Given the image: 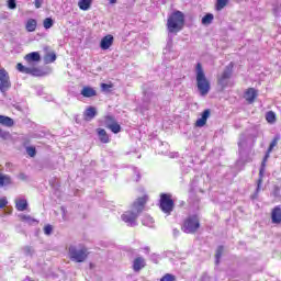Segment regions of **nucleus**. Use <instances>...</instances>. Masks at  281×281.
Here are the masks:
<instances>
[{"label": "nucleus", "instance_id": "obj_1", "mask_svg": "<svg viewBox=\"0 0 281 281\" xmlns=\"http://www.w3.org/2000/svg\"><path fill=\"white\" fill-rule=\"evenodd\" d=\"M195 80L200 95H207L212 87L210 85V80H207V77L205 76V70H203V66L201 65V63H198L195 66Z\"/></svg>", "mask_w": 281, "mask_h": 281}, {"label": "nucleus", "instance_id": "obj_2", "mask_svg": "<svg viewBox=\"0 0 281 281\" xmlns=\"http://www.w3.org/2000/svg\"><path fill=\"white\" fill-rule=\"evenodd\" d=\"M139 214H142V198H137L132 204V210L125 212L121 218L124 223L130 225V227H135Z\"/></svg>", "mask_w": 281, "mask_h": 281}, {"label": "nucleus", "instance_id": "obj_3", "mask_svg": "<svg viewBox=\"0 0 281 281\" xmlns=\"http://www.w3.org/2000/svg\"><path fill=\"white\" fill-rule=\"evenodd\" d=\"M186 25V15L181 11H175L167 20V27L170 34L181 32Z\"/></svg>", "mask_w": 281, "mask_h": 281}, {"label": "nucleus", "instance_id": "obj_4", "mask_svg": "<svg viewBox=\"0 0 281 281\" xmlns=\"http://www.w3.org/2000/svg\"><path fill=\"white\" fill-rule=\"evenodd\" d=\"M159 209L164 214L170 216L175 211V201L172 200V195L168 193H161L159 200Z\"/></svg>", "mask_w": 281, "mask_h": 281}, {"label": "nucleus", "instance_id": "obj_5", "mask_svg": "<svg viewBox=\"0 0 281 281\" xmlns=\"http://www.w3.org/2000/svg\"><path fill=\"white\" fill-rule=\"evenodd\" d=\"M68 254L72 262H85V260L89 258V251H87V248H78L76 246H70Z\"/></svg>", "mask_w": 281, "mask_h": 281}, {"label": "nucleus", "instance_id": "obj_6", "mask_svg": "<svg viewBox=\"0 0 281 281\" xmlns=\"http://www.w3.org/2000/svg\"><path fill=\"white\" fill-rule=\"evenodd\" d=\"M232 76H234V63L231 61L227 66H225L223 72L217 78V82L222 89H225L229 85V80H232Z\"/></svg>", "mask_w": 281, "mask_h": 281}, {"label": "nucleus", "instance_id": "obj_7", "mask_svg": "<svg viewBox=\"0 0 281 281\" xmlns=\"http://www.w3.org/2000/svg\"><path fill=\"white\" fill-rule=\"evenodd\" d=\"M200 227L201 224L199 223V217L196 215H191L184 221L182 231L184 234H194Z\"/></svg>", "mask_w": 281, "mask_h": 281}, {"label": "nucleus", "instance_id": "obj_8", "mask_svg": "<svg viewBox=\"0 0 281 281\" xmlns=\"http://www.w3.org/2000/svg\"><path fill=\"white\" fill-rule=\"evenodd\" d=\"M269 157H270V154L266 153V155L262 159V162H261V167L259 169V179L257 181V189H256L255 193L251 195L252 200L258 199V194L260 193V190L262 188V177H265V168L267 166V160L269 159Z\"/></svg>", "mask_w": 281, "mask_h": 281}, {"label": "nucleus", "instance_id": "obj_9", "mask_svg": "<svg viewBox=\"0 0 281 281\" xmlns=\"http://www.w3.org/2000/svg\"><path fill=\"white\" fill-rule=\"evenodd\" d=\"M11 88L12 82L10 81V75L8 74V70L4 68L0 69V93L5 95V92L10 91Z\"/></svg>", "mask_w": 281, "mask_h": 281}, {"label": "nucleus", "instance_id": "obj_10", "mask_svg": "<svg viewBox=\"0 0 281 281\" xmlns=\"http://www.w3.org/2000/svg\"><path fill=\"white\" fill-rule=\"evenodd\" d=\"M210 109H206L202 112L201 117L196 120L195 126L203 128L207 124V119L210 117Z\"/></svg>", "mask_w": 281, "mask_h": 281}, {"label": "nucleus", "instance_id": "obj_11", "mask_svg": "<svg viewBox=\"0 0 281 281\" xmlns=\"http://www.w3.org/2000/svg\"><path fill=\"white\" fill-rule=\"evenodd\" d=\"M98 115V110L95 106H89L85 112H83V120L86 122H91Z\"/></svg>", "mask_w": 281, "mask_h": 281}, {"label": "nucleus", "instance_id": "obj_12", "mask_svg": "<svg viewBox=\"0 0 281 281\" xmlns=\"http://www.w3.org/2000/svg\"><path fill=\"white\" fill-rule=\"evenodd\" d=\"M97 135H98L99 142H101V144H109V142H111V138L109 137V134L106 133V130H104V128H97Z\"/></svg>", "mask_w": 281, "mask_h": 281}, {"label": "nucleus", "instance_id": "obj_13", "mask_svg": "<svg viewBox=\"0 0 281 281\" xmlns=\"http://www.w3.org/2000/svg\"><path fill=\"white\" fill-rule=\"evenodd\" d=\"M258 97V92H256V89L254 88H249L245 94L244 98L245 100L249 103L252 104V102H255L256 98Z\"/></svg>", "mask_w": 281, "mask_h": 281}, {"label": "nucleus", "instance_id": "obj_14", "mask_svg": "<svg viewBox=\"0 0 281 281\" xmlns=\"http://www.w3.org/2000/svg\"><path fill=\"white\" fill-rule=\"evenodd\" d=\"M271 221L274 225H280L281 223V207L280 206H276L273 210H272V213H271Z\"/></svg>", "mask_w": 281, "mask_h": 281}, {"label": "nucleus", "instance_id": "obj_15", "mask_svg": "<svg viewBox=\"0 0 281 281\" xmlns=\"http://www.w3.org/2000/svg\"><path fill=\"white\" fill-rule=\"evenodd\" d=\"M111 45H113V35H105L100 42V47L103 50L109 49Z\"/></svg>", "mask_w": 281, "mask_h": 281}, {"label": "nucleus", "instance_id": "obj_16", "mask_svg": "<svg viewBox=\"0 0 281 281\" xmlns=\"http://www.w3.org/2000/svg\"><path fill=\"white\" fill-rule=\"evenodd\" d=\"M47 71L41 69V68H36V67H33V68H29V75L30 76H33L35 78H43L45 76H47Z\"/></svg>", "mask_w": 281, "mask_h": 281}, {"label": "nucleus", "instance_id": "obj_17", "mask_svg": "<svg viewBox=\"0 0 281 281\" xmlns=\"http://www.w3.org/2000/svg\"><path fill=\"white\" fill-rule=\"evenodd\" d=\"M24 60L26 63H41V54L38 52H32L25 55Z\"/></svg>", "mask_w": 281, "mask_h": 281}, {"label": "nucleus", "instance_id": "obj_18", "mask_svg": "<svg viewBox=\"0 0 281 281\" xmlns=\"http://www.w3.org/2000/svg\"><path fill=\"white\" fill-rule=\"evenodd\" d=\"M81 95H83V98H94V95H98V92L95 91V89L86 86L81 90Z\"/></svg>", "mask_w": 281, "mask_h": 281}, {"label": "nucleus", "instance_id": "obj_19", "mask_svg": "<svg viewBox=\"0 0 281 281\" xmlns=\"http://www.w3.org/2000/svg\"><path fill=\"white\" fill-rule=\"evenodd\" d=\"M0 125L7 126V128H12V126H14V120L10 116L0 115Z\"/></svg>", "mask_w": 281, "mask_h": 281}, {"label": "nucleus", "instance_id": "obj_20", "mask_svg": "<svg viewBox=\"0 0 281 281\" xmlns=\"http://www.w3.org/2000/svg\"><path fill=\"white\" fill-rule=\"evenodd\" d=\"M238 148H239V155L243 156V153H245V148H247V136L240 135L239 142H238Z\"/></svg>", "mask_w": 281, "mask_h": 281}, {"label": "nucleus", "instance_id": "obj_21", "mask_svg": "<svg viewBox=\"0 0 281 281\" xmlns=\"http://www.w3.org/2000/svg\"><path fill=\"white\" fill-rule=\"evenodd\" d=\"M15 207L18 212H25L27 210V200L25 199H20L15 201Z\"/></svg>", "mask_w": 281, "mask_h": 281}, {"label": "nucleus", "instance_id": "obj_22", "mask_svg": "<svg viewBox=\"0 0 281 281\" xmlns=\"http://www.w3.org/2000/svg\"><path fill=\"white\" fill-rule=\"evenodd\" d=\"M117 121L115 120V116H113V115H105L104 119H103V126H105V128H110Z\"/></svg>", "mask_w": 281, "mask_h": 281}, {"label": "nucleus", "instance_id": "obj_23", "mask_svg": "<svg viewBox=\"0 0 281 281\" xmlns=\"http://www.w3.org/2000/svg\"><path fill=\"white\" fill-rule=\"evenodd\" d=\"M12 184V178L8 175H1L0 173V187L3 188V186H11Z\"/></svg>", "mask_w": 281, "mask_h": 281}, {"label": "nucleus", "instance_id": "obj_24", "mask_svg": "<svg viewBox=\"0 0 281 281\" xmlns=\"http://www.w3.org/2000/svg\"><path fill=\"white\" fill-rule=\"evenodd\" d=\"M91 3H93V0H79L78 7L80 10L87 11L91 8Z\"/></svg>", "mask_w": 281, "mask_h": 281}, {"label": "nucleus", "instance_id": "obj_25", "mask_svg": "<svg viewBox=\"0 0 281 281\" xmlns=\"http://www.w3.org/2000/svg\"><path fill=\"white\" fill-rule=\"evenodd\" d=\"M36 25H37V22L35 19H29L25 27L29 32H36Z\"/></svg>", "mask_w": 281, "mask_h": 281}, {"label": "nucleus", "instance_id": "obj_26", "mask_svg": "<svg viewBox=\"0 0 281 281\" xmlns=\"http://www.w3.org/2000/svg\"><path fill=\"white\" fill-rule=\"evenodd\" d=\"M22 251H23L24 256H26L29 258H32L34 256V254H36V250L32 246L22 247Z\"/></svg>", "mask_w": 281, "mask_h": 281}, {"label": "nucleus", "instance_id": "obj_27", "mask_svg": "<svg viewBox=\"0 0 281 281\" xmlns=\"http://www.w3.org/2000/svg\"><path fill=\"white\" fill-rule=\"evenodd\" d=\"M214 21V14L212 13H206L202 18V25H211V23Z\"/></svg>", "mask_w": 281, "mask_h": 281}, {"label": "nucleus", "instance_id": "obj_28", "mask_svg": "<svg viewBox=\"0 0 281 281\" xmlns=\"http://www.w3.org/2000/svg\"><path fill=\"white\" fill-rule=\"evenodd\" d=\"M21 220L24 221V223H27L29 225H34V223H36V225H38V220H36L30 215H21Z\"/></svg>", "mask_w": 281, "mask_h": 281}, {"label": "nucleus", "instance_id": "obj_29", "mask_svg": "<svg viewBox=\"0 0 281 281\" xmlns=\"http://www.w3.org/2000/svg\"><path fill=\"white\" fill-rule=\"evenodd\" d=\"M266 120L268 122V124H276V112L273 111H269L266 113Z\"/></svg>", "mask_w": 281, "mask_h": 281}, {"label": "nucleus", "instance_id": "obj_30", "mask_svg": "<svg viewBox=\"0 0 281 281\" xmlns=\"http://www.w3.org/2000/svg\"><path fill=\"white\" fill-rule=\"evenodd\" d=\"M154 224H155V220H153L150 215H144L143 225H146L147 227H153Z\"/></svg>", "mask_w": 281, "mask_h": 281}, {"label": "nucleus", "instance_id": "obj_31", "mask_svg": "<svg viewBox=\"0 0 281 281\" xmlns=\"http://www.w3.org/2000/svg\"><path fill=\"white\" fill-rule=\"evenodd\" d=\"M224 247L223 246H218L216 249V254H215V263L218 265L221 262V258L223 256V251H224Z\"/></svg>", "mask_w": 281, "mask_h": 281}, {"label": "nucleus", "instance_id": "obj_32", "mask_svg": "<svg viewBox=\"0 0 281 281\" xmlns=\"http://www.w3.org/2000/svg\"><path fill=\"white\" fill-rule=\"evenodd\" d=\"M110 131H112V133H114V135H117V133L122 132V126L117 124V121L113 124L110 125V127H108Z\"/></svg>", "mask_w": 281, "mask_h": 281}, {"label": "nucleus", "instance_id": "obj_33", "mask_svg": "<svg viewBox=\"0 0 281 281\" xmlns=\"http://www.w3.org/2000/svg\"><path fill=\"white\" fill-rule=\"evenodd\" d=\"M43 26L45 27V30H50V27H54V19L46 18L43 22Z\"/></svg>", "mask_w": 281, "mask_h": 281}, {"label": "nucleus", "instance_id": "obj_34", "mask_svg": "<svg viewBox=\"0 0 281 281\" xmlns=\"http://www.w3.org/2000/svg\"><path fill=\"white\" fill-rule=\"evenodd\" d=\"M133 269H134V271H140L142 270V257H137L134 260Z\"/></svg>", "mask_w": 281, "mask_h": 281}, {"label": "nucleus", "instance_id": "obj_35", "mask_svg": "<svg viewBox=\"0 0 281 281\" xmlns=\"http://www.w3.org/2000/svg\"><path fill=\"white\" fill-rule=\"evenodd\" d=\"M113 89V83H101V91H103V93H111Z\"/></svg>", "mask_w": 281, "mask_h": 281}, {"label": "nucleus", "instance_id": "obj_36", "mask_svg": "<svg viewBox=\"0 0 281 281\" xmlns=\"http://www.w3.org/2000/svg\"><path fill=\"white\" fill-rule=\"evenodd\" d=\"M44 60L47 64L54 63L56 60V53H48V54H46V56L44 57Z\"/></svg>", "mask_w": 281, "mask_h": 281}, {"label": "nucleus", "instance_id": "obj_37", "mask_svg": "<svg viewBox=\"0 0 281 281\" xmlns=\"http://www.w3.org/2000/svg\"><path fill=\"white\" fill-rule=\"evenodd\" d=\"M153 98H155V94H153L151 91H145L144 92V102H145V104H148L150 102V100H153Z\"/></svg>", "mask_w": 281, "mask_h": 281}, {"label": "nucleus", "instance_id": "obj_38", "mask_svg": "<svg viewBox=\"0 0 281 281\" xmlns=\"http://www.w3.org/2000/svg\"><path fill=\"white\" fill-rule=\"evenodd\" d=\"M227 3H229V0H217L216 10L217 11L223 10V8H225V5H227Z\"/></svg>", "mask_w": 281, "mask_h": 281}, {"label": "nucleus", "instance_id": "obj_39", "mask_svg": "<svg viewBox=\"0 0 281 281\" xmlns=\"http://www.w3.org/2000/svg\"><path fill=\"white\" fill-rule=\"evenodd\" d=\"M16 69L18 71H20L21 74H30V67H25L23 66V64L19 63L16 65Z\"/></svg>", "mask_w": 281, "mask_h": 281}, {"label": "nucleus", "instance_id": "obj_40", "mask_svg": "<svg viewBox=\"0 0 281 281\" xmlns=\"http://www.w3.org/2000/svg\"><path fill=\"white\" fill-rule=\"evenodd\" d=\"M0 137L1 139H12V134L8 131H3L0 128Z\"/></svg>", "mask_w": 281, "mask_h": 281}, {"label": "nucleus", "instance_id": "obj_41", "mask_svg": "<svg viewBox=\"0 0 281 281\" xmlns=\"http://www.w3.org/2000/svg\"><path fill=\"white\" fill-rule=\"evenodd\" d=\"M160 281H177V277L175 274L166 273Z\"/></svg>", "mask_w": 281, "mask_h": 281}, {"label": "nucleus", "instance_id": "obj_42", "mask_svg": "<svg viewBox=\"0 0 281 281\" xmlns=\"http://www.w3.org/2000/svg\"><path fill=\"white\" fill-rule=\"evenodd\" d=\"M149 260L154 262V265H159V255L153 252L148 256Z\"/></svg>", "mask_w": 281, "mask_h": 281}, {"label": "nucleus", "instance_id": "obj_43", "mask_svg": "<svg viewBox=\"0 0 281 281\" xmlns=\"http://www.w3.org/2000/svg\"><path fill=\"white\" fill-rule=\"evenodd\" d=\"M52 232H54V226H52V224L44 226V234L46 236H52Z\"/></svg>", "mask_w": 281, "mask_h": 281}, {"label": "nucleus", "instance_id": "obj_44", "mask_svg": "<svg viewBox=\"0 0 281 281\" xmlns=\"http://www.w3.org/2000/svg\"><path fill=\"white\" fill-rule=\"evenodd\" d=\"M26 153L30 157H36V147H32V146L27 147Z\"/></svg>", "mask_w": 281, "mask_h": 281}, {"label": "nucleus", "instance_id": "obj_45", "mask_svg": "<svg viewBox=\"0 0 281 281\" xmlns=\"http://www.w3.org/2000/svg\"><path fill=\"white\" fill-rule=\"evenodd\" d=\"M9 10H16V0H8Z\"/></svg>", "mask_w": 281, "mask_h": 281}, {"label": "nucleus", "instance_id": "obj_46", "mask_svg": "<svg viewBox=\"0 0 281 281\" xmlns=\"http://www.w3.org/2000/svg\"><path fill=\"white\" fill-rule=\"evenodd\" d=\"M272 195H273L276 199H280V187H278V186L274 187L273 192H272Z\"/></svg>", "mask_w": 281, "mask_h": 281}, {"label": "nucleus", "instance_id": "obj_47", "mask_svg": "<svg viewBox=\"0 0 281 281\" xmlns=\"http://www.w3.org/2000/svg\"><path fill=\"white\" fill-rule=\"evenodd\" d=\"M8 205V199L7 198H1L0 199V210H3Z\"/></svg>", "mask_w": 281, "mask_h": 281}, {"label": "nucleus", "instance_id": "obj_48", "mask_svg": "<svg viewBox=\"0 0 281 281\" xmlns=\"http://www.w3.org/2000/svg\"><path fill=\"white\" fill-rule=\"evenodd\" d=\"M280 137L276 136L272 142L270 143L271 148H276V146H278V142H279Z\"/></svg>", "mask_w": 281, "mask_h": 281}, {"label": "nucleus", "instance_id": "obj_49", "mask_svg": "<svg viewBox=\"0 0 281 281\" xmlns=\"http://www.w3.org/2000/svg\"><path fill=\"white\" fill-rule=\"evenodd\" d=\"M143 254H145V256H150V247L146 246L143 248Z\"/></svg>", "mask_w": 281, "mask_h": 281}, {"label": "nucleus", "instance_id": "obj_50", "mask_svg": "<svg viewBox=\"0 0 281 281\" xmlns=\"http://www.w3.org/2000/svg\"><path fill=\"white\" fill-rule=\"evenodd\" d=\"M18 179H20L21 181H27V175L19 173Z\"/></svg>", "mask_w": 281, "mask_h": 281}, {"label": "nucleus", "instance_id": "obj_51", "mask_svg": "<svg viewBox=\"0 0 281 281\" xmlns=\"http://www.w3.org/2000/svg\"><path fill=\"white\" fill-rule=\"evenodd\" d=\"M148 202V195L147 194H144L142 196V207H144V204Z\"/></svg>", "mask_w": 281, "mask_h": 281}, {"label": "nucleus", "instance_id": "obj_52", "mask_svg": "<svg viewBox=\"0 0 281 281\" xmlns=\"http://www.w3.org/2000/svg\"><path fill=\"white\" fill-rule=\"evenodd\" d=\"M60 211L63 212V218H64V221H66L67 218H66V216H67V209L65 207V206H61L60 207Z\"/></svg>", "mask_w": 281, "mask_h": 281}, {"label": "nucleus", "instance_id": "obj_53", "mask_svg": "<svg viewBox=\"0 0 281 281\" xmlns=\"http://www.w3.org/2000/svg\"><path fill=\"white\" fill-rule=\"evenodd\" d=\"M35 8H41L43 5V0H35L34 1Z\"/></svg>", "mask_w": 281, "mask_h": 281}, {"label": "nucleus", "instance_id": "obj_54", "mask_svg": "<svg viewBox=\"0 0 281 281\" xmlns=\"http://www.w3.org/2000/svg\"><path fill=\"white\" fill-rule=\"evenodd\" d=\"M172 234H173L175 238H177V236H179L180 232H179V229L173 228Z\"/></svg>", "mask_w": 281, "mask_h": 281}, {"label": "nucleus", "instance_id": "obj_55", "mask_svg": "<svg viewBox=\"0 0 281 281\" xmlns=\"http://www.w3.org/2000/svg\"><path fill=\"white\" fill-rule=\"evenodd\" d=\"M272 150H273V147H271V145H269L267 153H268L269 155H271V151H272Z\"/></svg>", "mask_w": 281, "mask_h": 281}, {"label": "nucleus", "instance_id": "obj_56", "mask_svg": "<svg viewBox=\"0 0 281 281\" xmlns=\"http://www.w3.org/2000/svg\"><path fill=\"white\" fill-rule=\"evenodd\" d=\"M272 150H273V147H271V145H269L267 153H268L269 155H271V151H272Z\"/></svg>", "mask_w": 281, "mask_h": 281}, {"label": "nucleus", "instance_id": "obj_57", "mask_svg": "<svg viewBox=\"0 0 281 281\" xmlns=\"http://www.w3.org/2000/svg\"><path fill=\"white\" fill-rule=\"evenodd\" d=\"M144 267H146V260L142 259V269H144Z\"/></svg>", "mask_w": 281, "mask_h": 281}, {"label": "nucleus", "instance_id": "obj_58", "mask_svg": "<svg viewBox=\"0 0 281 281\" xmlns=\"http://www.w3.org/2000/svg\"><path fill=\"white\" fill-rule=\"evenodd\" d=\"M193 205H195V207H199V199H196L195 202H193Z\"/></svg>", "mask_w": 281, "mask_h": 281}, {"label": "nucleus", "instance_id": "obj_59", "mask_svg": "<svg viewBox=\"0 0 281 281\" xmlns=\"http://www.w3.org/2000/svg\"><path fill=\"white\" fill-rule=\"evenodd\" d=\"M192 186H196V178L193 179Z\"/></svg>", "mask_w": 281, "mask_h": 281}, {"label": "nucleus", "instance_id": "obj_60", "mask_svg": "<svg viewBox=\"0 0 281 281\" xmlns=\"http://www.w3.org/2000/svg\"><path fill=\"white\" fill-rule=\"evenodd\" d=\"M110 3H117V0H110Z\"/></svg>", "mask_w": 281, "mask_h": 281}, {"label": "nucleus", "instance_id": "obj_61", "mask_svg": "<svg viewBox=\"0 0 281 281\" xmlns=\"http://www.w3.org/2000/svg\"><path fill=\"white\" fill-rule=\"evenodd\" d=\"M136 181H139V173L136 175Z\"/></svg>", "mask_w": 281, "mask_h": 281}, {"label": "nucleus", "instance_id": "obj_62", "mask_svg": "<svg viewBox=\"0 0 281 281\" xmlns=\"http://www.w3.org/2000/svg\"><path fill=\"white\" fill-rule=\"evenodd\" d=\"M15 109H18V111H21V106H19V105H18V106H15Z\"/></svg>", "mask_w": 281, "mask_h": 281}, {"label": "nucleus", "instance_id": "obj_63", "mask_svg": "<svg viewBox=\"0 0 281 281\" xmlns=\"http://www.w3.org/2000/svg\"><path fill=\"white\" fill-rule=\"evenodd\" d=\"M93 268V263H90V269H92Z\"/></svg>", "mask_w": 281, "mask_h": 281}, {"label": "nucleus", "instance_id": "obj_64", "mask_svg": "<svg viewBox=\"0 0 281 281\" xmlns=\"http://www.w3.org/2000/svg\"><path fill=\"white\" fill-rule=\"evenodd\" d=\"M160 146H164V143H160Z\"/></svg>", "mask_w": 281, "mask_h": 281}]
</instances>
